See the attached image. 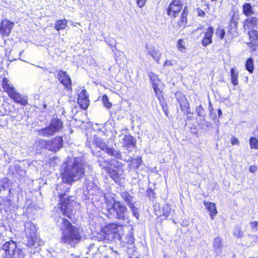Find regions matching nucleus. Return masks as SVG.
Masks as SVG:
<instances>
[{
    "label": "nucleus",
    "mask_w": 258,
    "mask_h": 258,
    "mask_svg": "<svg viewBox=\"0 0 258 258\" xmlns=\"http://www.w3.org/2000/svg\"><path fill=\"white\" fill-rule=\"evenodd\" d=\"M106 211L107 217L111 219L119 221L120 225L123 226L129 223L127 208L122 202L115 200L107 202Z\"/></svg>",
    "instance_id": "3"
},
{
    "label": "nucleus",
    "mask_w": 258,
    "mask_h": 258,
    "mask_svg": "<svg viewBox=\"0 0 258 258\" xmlns=\"http://www.w3.org/2000/svg\"><path fill=\"white\" fill-rule=\"evenodd\" d=\"M177 46L178 50L181 52H184L186 48L183 44V40L182 39H178L177 43Z\"/></svg>",
    "instance_id": "44"
},
{
    "label": "nucleus",
    "mask_w": 258,
    "mask_h": 258,
    "mask_svg": "<svg viewBox=\"0 0 258 258\" xmlns=\"http://www.w3.org/2000/svg\"><path fill=\"white\" fill-rule=\"evenodd\" d=\"M96 149H97V148L94 149H91L92 153L94 155H95L97 157H99L101 155V152L99 150L97 151Z\"/></svg>",
    "instance_id": "53"
},
{
    "label": "nucleus",
    "mask_w": 258,
    "mask_h": 258,
    "mask_svg": "<svg viewBox=\"0 0 258 258\" xmlns=\"http://www.w3.org/2000/svg\"><path fill=\"white\" fill-rule=\"evenodd\" d=\"M56 78L64 88L69 91H72V80L69 75L66 71L59 70L55 72Z\"/></svg>",
    "instance_id": "9"
},
{
    "label": "nucleus",
    "mask_w": 258,
    "mask_h": 258,
    "mask_svg": "<svg viewBox=\"0 0 258 258\" xmlns=\"http://www.w3.org/2000/svg\"><path fill=\"white\" fill-rule=\"evenodd\" d=\"M249 224L250 225L251 229L252 232H256L258 230V222L253 221L250 222Z\"/></svg>",
    "instance_id": "47"
},
{
    "label": "nucleus",
    "mask_w": 258,
    "mask_h": 258,
    "mask_svg": "<svg viewBox=\"0 0 258 258\" xmlns=\"http://www.w3.org/2000/svg\"><path fill=\"white\" fill-rule=\"evenodd\" d=\"M3 249L5 251L4 258H24V251L18 248L14 241L6 242L3 246Z\"/></svg>",
    "instance_id": "8"
},
{
    "label": "nucleus",
    "mask_w": 258,
    "mask_h": 258,
    "mask_svg": "<svg viewBox=\"0 0 258 258\" xmlns=\"http://www.w3.org/2000/svg\"><path fill=\"white\" fill-rule=\"evenodd\" d=\"M14 168L15 169L16 172L21 176H24L26 173V171L21 168V166L19 164H16Z\"/></svg>",
    "instance_id": "42"
},
{
    "label": "nucleus",
    "mask_w": 258,
    "mask_h": 258,
    "mask_svg": "<svg viewBox=\"0 0 258 258\" xmlns=\"http://www.w3.org/2000/svg\"><path fill=\"white\" fill-rule=\"evenodd\" d=\"M247 34L250 40V43L258 42V32L255 29L248 30Z\"/></svg>",
    "instance_id": "29"
},
{
    "label": "nucleus",
    "mask_w": 258,
    "mask_h": 258,
    "mask_svg": "<svg viewBox=\"0 0 258 258\" xmlns=\"http://www.w3.org/2000/svg\"><path fill=\"white\" fill-rule=\"evenodd\" d=\"M56 224L61 231V243L74 246L81 241L82 236L80 229L73 225L68 219L59 217Z\"/></svg>",
    "instance_id": "2"
},
{
    "label": "nucleus",
    "mask_w": 258,
    "mask_h": 258,
    "mask_svg": "<svg viewBox=\"0 0 258 258\" xmlns=\"http://www.w3.org/2000/svg\"><path fill=\"white\" fill-rule=\"evenodd\" d=\"M145 48L147 55H150L154 61L159 63V60L162 55L160 50L155 46L147 44H146Z\"/></svg>",
    "instance_id": "13"
},
{
    "label": "nucleus",
    "mask_w": 258,
    "mask_h": 258,
    "mask_svg": "<svg viewBox=\"0 0 258 258\" xmlns=\"http://www.w3.org/2000/svg\"><path fill=\"white\" fill-rule=\"evenodd\" d=\"M102 102L105 107L107 108H110L112 106V103L109 101L107 95L104 94L102 97Z\"/></svg>",
    "instance_id": "39"
},
{
    "label": "nucleus",
    "mask_w": 258,
    "mask_h": 258,
    "mask_svg": "<svg viewBox=\"0 0 258 258\" xmlns=\"http://www.w3.org/2000/svg\"><path fill=\"white\" fill-rule=\"evenodd\" d=\"M148 76L152 85L158 84L160 80L158 76L154 73L150 72L149 73Z\"/></svg>",
    "instance_id": "36"
},
{
    "label": "nucleus",
    "mask_w": 258,
    "mask_h": 258,
    "mask_svg": "<svg viewBox=\"0 0 258 258\" xmlns=\"http://www.w3.org/2000/svg\"><path fill=\"white\" fill-rule=\"evenodd\" d=\"M47 140L39 139L37 140L34 144V148L36 151H40L44 148L47 149Z\"/></svg>",
    "instance_id": "25"
},
{
    "label": "nucleus",
    "mask_w": 258,
    "mask_h": 258,
    "mask_svg": "<svg viewBox=\"0 0 258 258\" xmlns=\"http://www.w3.org/2000/svg\"><path fill=\"white\" fill-rule=\"evenodd\" d=\"M105 171L116 183L120 184L121 180V174L119 173V171H117L111 167L107 165V166L105 167Z\"/></svg>",
    "instance_id": "18"
},
{
    "label": "nucleus",
    "mask_w": 258,
    "mask_h": 258,
    "mask_svg": "<svg viewBox=\"0 0 258 258\" xmlns=\"http://www.w3.org/2000/svg\"><path fill=\"white\" fill-rule=\"evenodd\" d=\"M92 140H93V137L88 139L86 143V146L91 148V149L93 148L92 146H94V145L93 144V141Z\"/></svg>",
    "instance_id": "49"
},
{
    "label": "nucleus",
    "mask_w": 258,
    "mask_h": 258,
    "mask_svg": "<svg viewBox=\"0 0 258 258\" xmlns=\"http://www.w3.org/2000/svg\"><path fill=\"white\" fill-rule=\"evenodd\" d=\"M173 65V62L171 60H166L164 64V66H171Z\"/></svg>",
    "instance_id": "54"
},
{
    "label": "nucleus",
    "mask_w": 258,
    "mask_h": 258,
    "mask_svg": "<svg viewBox=\"0 0 258 258\" xmlns=\"http://www.w3.org/2000/svg\"><path fill=\"white\" fill-rule=\"evenodd\" d=\"M78 103L80 106L81 108L83 109H86L89 106V100L88 99H78L77 100Z\"/></svg>",
    "instance_id": "34"
},
{
    "label": "nucleus",
    "mask_w": 258,
    "mask_h": 258,
    "mask_svg": "<svg viewBox=\"0 0 258 258\" xmlns=\"http://www.w3.org/2000/svg\"><path fill=\"white\" fill-rule=\"evenodd\" d=\"M249 143L251 149L258 150V139L255 137H250Z\"/></svg>",
    "instance_id": "35"
},
{
    "label": "nucleus",
    "mask_w": 258,
    "mask_h": 258,
    "mask_svg": "<svg viewBox=\"0 0 258 258\" xmlns=\"http://www.w3.org/2000/svg\"><path fill=\"white\" fill-rule=\"evenodd\" d=\"M88 98H89L88 93L85 89H83L81 92L78 94V99H83Z\"/></svg>",
    "instance_id": "45"
},
{
    "label": "nucleus",
    "mask_w": 258,
    "mask_h": 258,
    "mask_svg": "<svg viewBox=\"0 0 258 258\" xmlns=\"http://www.w3.org/2000/svg\"><path fill=\"white\" fill-rule=\"evenodd\" d=\"M192 118V116H187V117H186V119H188V120H190Z\"/></svg>",
    "instance_id": "59"
},
{
    "label": "nucleus",
    "mask_w": 258,
    "mask_h": 258,
    "mask_svg": "<svg viewBox=\"0 0 258 258\" xmlns=\"http://www.w3.org/2000/svg\"><path fill=\"white\" fill-rule=\"evenodd\" d=\"M84 184L88 190H90L94 188L95 187H97V185L95 184V183L93 180V176L86 177L85 178V181Z\"/></svg>",
    "instance_id": "26"
},
{
    "label": "nucleus",
    "mask_w": 258,
    "mask_h": 258,
    "mask_svg": "<svg viewBox=\"0 0 258 258\" xmlns=\"http://www.w3.org/2000/svg\"><path fill=\"white\" fill-rule=\"evenodd\" d=\"M163 109L164 111L165 112L166 109H165L164 107H163Z\"/></svg>",
    "instance_id": "62"
},
{
    "label": "nucleus",
    "mask_w": 258,
    "mask_h": 258,
    "mask_svg": "<svg viewBox=\"0 0 258 258\" xmlns=\"http://www.w3.org/2000/svg\"><path fill=\"white\" fill-rule=\"evenodd\" d=\"M86 166L87 163L82 157L68 160L61 166L62 182L56 185L55 189L58 192L60 210L63 215L69 218L75 199L73 196H69L68 193L72 183L84 176Z\"/></svg>",
    "instance_id": "1"
},
{
    "label": "nucleus",
    "mask_w": 258,
    "mask_h": 258,
    "mask_svg": "<svg viewBox=\"0 0 258 258\" xmlns=\"http://www.w3.org/2000/svg\"><path fill=\"white\" fill-rule=\"evenodd\" d=\"M196 11H197V14L199 16H200L202 18L205 17L206 13L203 10H201L200 8H197L196 9Z\"/></svg>",
    "instance_id": "50"
},
{
    "label": "nucleus",
    "mask_w": 258,
    "mask_h": 258,
    "mask_svg": "<svg viewBox=\"0 0 258 258\" xmlns=\"http://www.w3.org/2000/svg\"><path fill=\"white\" fill-rule=\"evenodd\" d=\"M120 196L128 207L135 204V202L133 201V197L128 192H120Z\"/></svg>",
    "instance_id": "23"
},
{
    "label": "nucleus",
    "mask_w": 258,
    "mask_h": 258,
    "mask_svg": "<svg viewBox=\"0 0 258 258\" xmlns=\"http://www.w3.org/2000/svg\"><path fill=\"white\" fill-rule=\"evenodd\" d=\"M249 170L250 172L254 173L256 170V167L255 166H250Z\"/></svg>",
    "instance_id": "55"
},
{
    "label": "nucleus",
    "mask_w": 258,
    "mask_h": 258,
    "mask_svg": "<svg viewBox=\"0 0 258 258\" xmlns=\"http://www.w3.org/2000/svg\"><path fill=\"white\" fill-rule=\"evenodd\" d=\"M242 12L246 16H250L253 14V10L250 3H244L242 6Z\"/></svg>",
    "instance_id": "27"
},
{
    "label": "nucleus",
    "mask_w": 258,
    "mask_h": 258,
    "mask_svg": "<svg viewBox=\"0 0 258 258\" xmlns=\"http://www.w3.org/2000/svg\"><path fill=\"white\" fill-rule=\"evenodd\" d=\"M238 18L237 16L233 15L227 28V33L224 28L219 27L217 28L215 35L220 40L225 38L226 43H230L231 40L238 35L237 31V24Z\"/></svg>",
    "instance_id": "5"
},
{
    "label": "nucleus",
    "mask_w": 258,
    "mask_h": 258,
    "mask_svg": "<svg viewBox=\"0 0 258 258\" xmlns=\"http://www.w3.org/2000/svg\"><path fill=\"white\" fill-rule=\"evenodd\" d=\"M246 70L250 74L253 73L254 70V62L252 57H249L245 64Z\"/></svg>",
    "instance_id": "32"
},
{
    "label": "nucleus",
    "mask_w": 258,
    "mask_h": 258,
    "mask_svg": "<svg viewBox=\"0 0 258 258\" xmlns=\"http://www.w3.org/2000/svg\"><path fill=\"white\" fill-rule=\"evenodd\" d=\"M188 14V11L187 6H185L182 10V12L180 17V21L178 23V25L179 27L185 28L187 22V16Z\"/></svg>",
    "instance_id": "19"
},
{
    "label": "nucleus",
    "mask_w": 258,
    "mask_h": 258,
    "mask_svg": "<svg viewBox=\"0 0 258 258\" xmlns=\"http://www.w3.org/2000/svg\"><path fill=\"white\" fill-rule=\"evenodd\" d=\"M34 255H31L30 258H33Z\"/></svg>",
    "instance_id": "63"
},
{
    "label": "nucleus",
    "mask_w": 258,
    "mask_h": 258,
    "mask_svg": "<svg viewBox=\"0 0 258 258\" xmlns=\"http://www.w3.org/2000/svg\"><path fill=\"white\" fill-rule=\"evenodd\" d=\"M152 87L154 90L156 95L158 96V98H159L160 96H161V91L158 87V84L152 85Z\"/></svg>",
    "instance_id": "48"
},
{
    "label": "nucleus",
    "mask_w": 258,
    "mask_h": 258,
    "mask_svg": "<svg viewBox=\"0 0 258 258\" xmlns=\"http://www.w3.org/2000/svg\"><path fill=\"white\" fill-rule=\"evenodd\" d=\"M163 215L168 216L170 212V207L168 204L163 205L161 209Z\"/></svg>",
    "instance_id": "40"
},
{
    "label": "nucleus",
    "mask_w": 258,
    "mask_h": 258,
    "mask_svg": "<svg viewBox=\"0 0 258 258\" xmlns=\"http://www.w3.org/2000/svg\"><path fill=\"white\" fill-rule=\"evenodd\" d=\"M124 146L127 147H132L135 146L136 141L134 138L131 135H126L123 138Z\"/></svg>",
    "instance_id": "28"
},
{
    "label": "nucleus",
    "mask_w": 258,
    "mask_h": 258,
    "mask_svg": "<svg viewBox=\"0 0 258 258\" xmlns=\"http://www.w3.org/2000/svg\"><path fill=\"white\" fill-rule=\"evenodd\" d=\"M231 143L232 145H239V142L237 138L233 137L231 139Z\"/></svg>",
    "instance_id": "51"
},
{
    "label": "nucleus",
    "mask_w": 258,
    "mask_h": 258,
    "mask_svg": "<svg viewBox=\"0 0 258 258\" xmlns=\"http://www.w3.org/2000/svg\"><path fill=\"white\" fill-rule=\"evenodd\" d=\"M215 123L217 124V125H218L220 123L219 119H217V121H216Z\"/></svg>",
    "instance_id": "60"
},
{
    "label": "nucleus",
    "mask_w": 258,
    "mask_h": 258,
    "mask_svg": "<svg viewBox=\"0 0 258 258\" xmlns=\"http://www.w3.org/2000/svg\"><path fill=\"white\" fill-rule=\"evenodd\" d=\"M146 0H137L138 6L140 8H143L146 3Z\"/></svg>",
    "instance_id": "52"
},
{
    "label": "nucleus",
    "mask_w": 258,
    "mask_h": 258,
    "mask_svg": "<svg viewBox=\"0 0 258 258\" xmlns=\"http://www.w3.org/2000/svg\"><path fill=\"white\" fill-rule=\"evenodd\" d=\"M238 72L234 68H232L230 70V77H231V83L234 86H236L238 85Z\"/></svg>",
    "instance_id": "31"
},
{
    "label": "nucleus",
    "mask_w": 258,
    "mask_h": 258,
    "mask_svg": "<svg viewBox=\"0 0 258 258\" xmlns=\"http://www.w3.org/2000/svg\"><path fill=\"white\" fill-rule=\"evenodd\" d=\"M104 152L108 156L113 157L116 160H123L125 162H128L130 161V159L124 158L121 155L120 151L114 149L112 147L108 146L104 151Z\"/></svg>",
    "instance_id": "15"
},
{
    "label": "nucleus",
    "mask_w": 258,
    "mask_h": 258,
    "mask_svg": "<svg viewBox=\"0 0 258 258\" xmlns=\"http://www.w3.org/2000/svg\"><path fill=\"white\" fill-rule=\"evenodd\" d=\"M203 121L205 122V125L207 127H211V123L209 122V121H206L205 119L203 120Z\"/></svg>",
    "instance_id": "57"
},
{
    "label": "nucleus",
    "mask_w": 258,
    "mask_h": 258,
    "mask_svg": "<svg viewBox=\"0 0 258 258\" xmlns=\"http://www.w3.org/2000/svg\"><path fill=\"white\" fill-rule=\"evenodd\" d=\"M9 189V191H11L9 188V180L8 178H4L0 180V190H6Z\"/></svg>",
    "instance_id": "33"
},
{
    "label": "nucleus",
    "mask_w": 258,
    "mask_h": 258,
    "mask_svg": "<svg viewBox=\"0 0 258 258\" xmlns=\"http://www.w3.org/2000/svg\"><path fill=\"white\" fill-rule=\"evenodd\" d=\"M24 227L27 238L26 246L28 251L33 255L38 254L40 244L37 235L36 226L31 222L28 221L25 223Z\"/></svg>",
    "instance_id": "4"
},
{
    "label": "nucleus",
    "mask_w": 258,
    "mask_h": 258,
    "mask_svg": "<svg viewBox=\"0 0 258 258\" xmlns=\"http://www.w3.org/2000/svg\"><path fill=\"white\" fill-rule=\"evenodd\" d=\"M233 234L237 238H241L243 234V232L241 230V228L239 226H236L233 230Z\"/></svg>",
    "instance_id": "37"
},
{
    "label": "nucleus",
    "mask_w": 258,
    "mask_h": 258,
    "mask_svg": "<svg viewBox=\"0 0 258 258\" xmlns=\"http://www.w3.org/2000/svg\"><path fill=\"white\" fill-rule=\"evenodd\" d=\"M175 96L182 111L185 114L190 113L189 110V103L185 95L180 91L175 94Z\"/></svg>",
    "instance_id": "12"
},
{
    "label": "nucleus",
    "mask_w": 258,
    "mask_h": 258,
    "mask_svg": "<svg viewBox=\"0 0 258 258\" xmlns=\"http://www.w3.org/2000/svg\"><path fill=\"white\" fill-rule=\"evenodd\" d=\"M128 207L131 209L133 216H134L137 219H138L140 215L138 212V208L135 207L134 204Z\"/></svg>",
    "instance_id": "46"
},
{
    "label": "nucleus",
    "mask_w": 258,
    "mask_h": 258,
    "mask_svg": "<svg viewBox=\"0 0 258 258\" xmlns=\"http://www.w3.org/2000/svg\"><path fill=\"white\" fill-rule=\"evenodd\" d=\"M213 246L216 254H220L222 251V239L219 236L215 238Z\"/></svg>",
    "instance_id": "20"
},
{
    "label": "nucleus",
    "mask_w": 258,
    "mask_h": 258,
    "mask_svg": "<svg viewBox=\"0 0 258 258\" xmlns=\"http://www.w3.org/2000/svg\"><path fill=\"white\" fill-rule=\"evenodd\" d=\"M183 5L180 0H172L167 9V14L175 19L182 8Z\"/></svg>",
    "instance_id": "10"
},
{
    "label": "nucleus",
    "mask_w": 258,
    "mask_h": 258,
    "mask_svg": "<svg viewBox=\"0 0 258 258\" xmlns=\"http://www.w3.org/2000/svg\"><path fill=\"white\" fill-rule=\"evenodd\" d=\"M130 159L128 162H131L129 165V167L131 169L137 170L142 163V160L141 157H138L137 158L132 159L128 158Z\"/></svg>",
    "instance_id": "24"
},
{
    "label": "nucleus",
    "mask_w": 258,
    "mask_h": 258,
    "mask_svg": "<svg viewBox=\"0 0 258 258\" xmlns=\"http://www.w3.org/2000/svg\"><path fill=\"white\" fill-rule=\"evenodd\" d=\"M244 30H250L253 29H258V17H250L243 22Z\"/></svg>",
    "instance_id": "16"
},
{
    "label": "nucleus",
    "mask_w": 258,
    "mask_h": 258,
    "mask_svg": "<svg viewBox=\"0 0 258 258\" xmlns=\"http://www.w3.org/2000/svg\"><path fill=\"white\" fill-rule=\"evenodd\" d=\"M204 204L206 209L210 212L211 219H213L217 213L215 204L212 202L206 201H204Z\"/></svg>",
    "instance_id": "21"
},
{
    "label": "nucleus",
    "mask_w": 258,
    "mask_h": 258,
    "mask_svg": "<svg viewBox=\"0 0 258 258\" xmlns=\"http://www.w3.org/2000/svg\"><path fill=\"white\" fill-rule=\"evenodd\" d=\"M222 112L221 109H218V117L220 118L221 116H222Z\"/></svg>",
    "instance_id": "58"
},
{
    "label": "nucleus",
    "mask_w": 258,
    "mask_h": 258,
    "mask_svg": "<svg viewBox=\"0 0 258 258\" xmlns=\"http://www.w3.org/2000/svg\"><path fill=\"white\" fill-rule=\"evenodd\" d=\"M107 228L108 229L109 231H110L111 233H112L114 234H115L116 233L118 232V226L117 224L112 223L111 224H109Z\"/></svg>",
    "instance_id": "38"
},
{
    "label": "nucleus",
    "mask_w": 258,
    "mask_h": 258,
    "mask_svg": "<svg viewBox=\"0 0 258 258\" xmlns=\"http://www.w3.org/2000/svg\"><path fill=\"white\" fill-rule=\"evenodd\" d=\"M131 238H132V240H131V242L132 243V242H134V240H134V238L133 237H132Z\"/></svg>",
    "instance_id": "61"
},
{
    "label": "nucleus",
    "mask_w": 258,
    "mask_h": 258,
    "mask_svg": "<svg viewBox=\"0 0 258 258\" xmlns=\"http://www.w3.org/2000/svg\"><path fill=\"white\" fill-rule=\"evenodd\" d=\"M63 127V123L58 117H53L48 126L38 130V135L46 138H50L60 132Z\"/></svg>",
    "instance_id": "6"
},
{
    "label": "nucleus",
    "mask_w": 258,
    "mask_h": 258,
    "mask_svg": "<svg viewBox=\"0 0 258 258\" xmlns=\"http://www.w3.org/2000/svg\"><path fill=\"white\" fill-rule=\"evenodd\" d=\"M211 1H212V2H214V1L216 2V1H217V0H211Z\"/></svg>",
    "instance_id": "64"
},
{
    "label": "nucleus",
    "mask_w": 258,
    "mask_h": 258,
    "mask_svg": "<svg viewBox=\"0 0 258 258\" xmlns=\"http://www.w3.org/2000/svg\"><path fill=\"white\" fill-rule=\"evenodd\" d=\"M209 111L212 113L213 110V108L212 107V103L211 102V101H209Z\"/></svg>",
    "instance_id": "56"
},
{
    "label": "nucleus",
    "mask_w": 258,
    "mask_h": 258,
    "mask_svg": "<svg viewBox=\"0 0 258 258\" xmlns=\"http://www.w3.org/2000/svg\"><path fill=\"white\" fill-rule=\"evenodd\" d=\"M204 36L202 40V44L203 46L206 47L212 43V37L214 34V28L210 26L204 33Z\"/></svg>",
    "instance_id": "17"
},
{
    "label": "nucleus",
    "mask_w": 258,
    "mask_h": 258,
    "mask_svg": "<svg viewBox=\"0 0 258 258\" xmlns=\"http://www.w3.org/2000/svg\"><path fill=\"white\" fill-rule=\"evenodd\" d=\"M196 112H197L198 115L199 116H201V117H204L205 116V113L204 111V109L201 105L197 107V108L196 109Z\"/></svg>",
    "instance_id": "43"
},
{
    "label": "nucleus",
    "mask_w": 258,
    "mask_h": 258,
    "mask_svg": "<svg viewBox=\"0 0 258 258\" xmlns=\"http://www.w3.org/2000/svg\"><path fill=\"white\" fill-rule=\"evenodd\" d=\"M97 162L100 167H102V168L104 169L105 170V167L107 166L104 165V164L107 163L110 165H113L111 163V161L109 160H105L103 158L98 159Z\"/></svg>",
    "instance_id": "41"
},
{
    "label": "nucleus",
    "mask_w": 258,
    "mask_h": 258,
    "mask_svg": "<svg viewBox=\"0 0 258 258\" xmlns=\"http://www.w3.org/2000/svg\"><path fill=\"white\" fill-rule=\"evenodd\" d=\"M14 23L8 20H4L1 23L0 33L3 36H8L11 33Z\"/></svg>",
    "instance_id": "14"
},
{
    "label": "nucleus",
    "mask_w": 258,
    "mask_h": 258,
    "mask_svg": "<svg viewBox=\"0 0 258 258\" xmlns=\"http://www.w3.org/2000/svg\"><path fill=\"white\" fill-rule=\"evenodd\" d=\"M68 26L67 20L65 19L57 20L55 22L54 28L58 31L63 30Z\"/></svg>",
    "instance_id": "30"
},
{
    "label": "nucleus",
    "mask_w": 258,
    "mask_h": 258,
    "mask_svg": "<svg viewBox=\"0 0 258 258\" xmlns=\"http://www.w3.org/2000/svg\"><path fill=\"white\" fill-rule=\"evenodd\" d=\"M92 141H93V144L94 145L95 148H99L103 152H104L108 146L102 140L101 138L96 136L93 137V140Z\"/></svg>",
    "instance_id": "22"
},
{
    "label": "nucleus",
    "mask_w": 258,
    "mask_h": 258,
    "mask_svg": "<svg viewBox=\"0 0 258 258\" xmlns=\"http://www.w3.org/2000/svg\"><path fill=\"white\" fill-rule=\"evenodd\" d=\"M63 140L62 136H57L55 138L47 140V150L53 152H56L62 148Z\"/></svg>",
    "instance_id": "11"
},
{
    "label": "nucleus",
    "mask_w": 258,
    "mask_h": 258,
    "mask_svg": "<svg viewBox=\"0 0 258 258\" xmlns=\"http://www.w3.org/2000/svg\"><path fill=\"white\" fill-rule=\"evenodd\" d=\"M2 87L9 96L15 102L23 106H26L28 104L27 98L23 97L19 93L16 92L15 88L8 83V80L6 78L3 79Z\"/></svg>",
    "instance_id": "7"
}]
</instances>
